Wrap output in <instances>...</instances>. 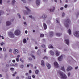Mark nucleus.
<instances>
[{
    "label": "nucleus",
    "mask_w": 79,
    "mask_h": 79,
    "mask_svg": "<svg viewBox=\"0 0 79 79\" xmlns=\"http://www.w3.org/2000/svg\"><path fill=\"white\" fill-rule=\"evenodd\" d=\"M77 68H78V67L77 66L76 67H75V69H77Z\"/></svg>",
    "instance_id": "nucleus-57"
},
{
    "label": "nucleus",
    "mask_w": 79,
    "mask_h": 79,
    "mask_svg": "<svg viewBox=\"0 0 79 79\" xmlns=\"http://www.w3.org/2000/svg\"><path fill=\"white\" fill-rule=\"evenodd\" d=\"M46 64L47 66L48 69H50L51 67V66H50V64L48 63H47Z\"/></svg>",
    "instance_id": "nucleus-6"
},
{
    "label": "nucleus",
    "mask_w": 79,
    "mask_h": 79,
    "mask_svg": "<svg viewBox=\"0 0 79 79\" xmlns=\"http://www.w3.org/2000/svg\"><path fill=\"white\" fill-rule=\"evenodd\" d=\"M65 26L66 27H69V25H68V24H65Z\"/></svg>",
    "instance_id": "nucleus-34"
},
{
    "label": "nucleus",
    "mask_w": 79,
    "mask_h": 79,
    "mask_svg": "<svg viewBox=\"0 0 79 79\" xmlns=\"http://www.w3.org/2000/svg\"><path fill=\"white\" fill-rule=\"evenodd\" d=\"M32 77L33 78H35V76H34V75H33L32 76Z\"/></svg>",
    "instance_id": "nucleus-50"
},
{
    "label": "nucleus",
    "mask_w": 79,
    "mask_h": 79,
    "mask_svg": "<svg viewBox=\"0 0 79 79\" xmlns=\"http://www.w3.org/2000/svg\"><path fill=\"white\" fill-rule=\"evenodd\" d=\"M14 64H10V66H13Z\"/></svg>",
    "instance_id": "nucleus-63"
},
{
    "label": "nucleus",
    "mask_w": 79,
    "mask_h": 79,
    "mask_svg": "<svg viewBox=\"0 0 79 79\" xmlns=\"http://www.w3.org/2000/svg\"><path fill=\"white\" fill-rule=\"evenodd\" d=\"M17 57L18 58H19L20 57V55H18L17 56Z\"/></svg>",
    "instance_id": "nucleus-47"
},
{
    "label": "nucleus",
    "mask_w": 79,
    "mask_h": 79,
    "mask_svg": "<svg viewBox=\"0 0 79 79\" xmlns=\"http://www.w3.org/2000/svg\"><path fill=\"white\" fill-rule=\"evenodd\" d=\"M25 34H27V30L25 31Z\"/></svg>",
    "instance_id": "nucleus-53"
},
{
    "label": "nucleus",
    "mask_w": 79,
    "mask_h": 79,
    "mask_svg": "<svg viewBox=\"0 0 79 79\" xmlns=\"http://www.w3.org/2000/svg\"><path fill=\"white\" fill-rule=\"evenodd\" d=\"M42 18H47V16L45 15H43L42 16Z\"/></svg>",
    "instance_id": "nucleus-24"
},
{
    "label": "nucleus",
    "mask_w": 79,
    "mask_h": 79,
    "mask_svg": "<svg viewBox=\"0 0 79 79\" xmlns=\"http://www.w3.org/2000/svg\"><path fill=\"white\" fill-rule=\"evenodd\" d=\"M65 41L66 43L67 44V45H69V40H65Z\"/></svg>",
    "instance_id": "nucleus-14"
},
{
    "label": "nucleus",
    "mask_w": 79,
    "mask_h": 79,
    "mask_svg": "<svg viewBox=\"0 0 79 79\" xmlns=\"http://www.w3.org/2000/svg\"><path fill=\"white\" fill-rule=\"evenodd\" d=\"M62 35V34H60V33H56V35L58 37H60V36H61Z\"/></svg>",
    "instance_id": "nucleus-18"
},
{
    "label": "nucleus",
    "mask_w": 79,
    "mask_h": 79,
    "mask_svg": "<svg viewBox=\"0 0 79 79\" xmlns=\"http://www.w3.org/2000/svg\"><path fill=\"white\" fill-rule=\"evenodd\" d=\"M54 64L55 67V68H58V64L57 62H55L54 63Z\"/></svg>",
    "instance_id": "nucleus-5"
},
{
    "label": "nucleus",
    "mask_w": 79,
    "mask_h": 79,
    "mask_svg": "<svg viewBox=\"0 0 79 79\" xmlns=\"http://www.w3.org/2000/svg\"><path fill=\"white\" fill-rule=\"evenodd\" d=\"M10 70H11V71H13V70H14V68H10Z\"/></svg>",
    "instance_id": "nucleus-40"
},
{
    "label": "nucleus",
    "mask_w": 79,
    "mask_h": 79,
    "mask_svg": "<svg viewBox=\"0 0 79 79\" xmlns=\"http://www.w3.org/2000/svg\"><path fill=\"white\" fill-rule=\"evenodd\" d=\"M29 17H30V18H32V16H31V15L29 16Z\"/></svg>",
    "instance_id": "nucleus-59"
},
{
    "label": "nucleus",
    "mask_w": 79,
    "mask_h": 79,
    "mask_svg": "<svg viewBox=\"0 0 79 79\" xmlns=\"http://www.w3.org/2000/svg\"><path fill=\"white\" fill-rule=\"evenodd\" d=\"M58 73L61 76V79H66L67 78V77H66V75H65L63 72L59 71L58 72Z\"/></svg>",
    "instance_id": "nucleus-1"
},
{
    "label": "nucleus",
    "mask_w": 79,
    "mask_h": 79,
    "mask_svg": "<svg viewBox=\"0 0 79 79\" xmlns=\"http://www.w3.org/2000/svg\"><path fill=\"white\" fill-rule=\"evenodd\" d=\"M20 34H21V31L19 30H17L15 32V34L16 35H20Z\"/></svg>",
    "instance_id": "nucleus-2"
},
{
    "label": "nucleus",
    "mask_w": 79,
    "mask_h": 79,
    "mask_svg": "<svg viewBox=\"0 0 79 79\" xmlns=\"http://www.w3.org/2000/svg\"><path fill=\"white\" fill-rule=\"evenodd\" d=\"M56 56H58V55H59L60 54V52H58V51H56Z\"/></svg>",
    "instance_id": "nucleus-16"
},
{
    "label": "nucleus",
    "mask_w": 79,
    "mask_h": 79,
    "mask_svg": "<svg viewBox=\"0 0 79 79\" xmlns=\"http://www.w3.org/2000/svg\"><path fill=\"white\" fill-rule=\"evenodd\" d=\"M61 69V70H62V71H65V69H64V67H62Z\"/></svg>",
    "instance_id": "nucleus-23"
},
{
    "label": "nucleus",
    "mask_w": 79,
    "mask_h": 79,
    "mask_svg": "<svg viewBox=\"0 0 79 79\" xmlns=\"http://www.w3.org/2000/svg\"><path fill=\"white\" fill-rule=\"evenodd\" d=\"M52 9H50V12H53L54 10H55V7H52Z\"/></svg>",
    "instance_id": "nucleus-10"
},
{
    "label": "nucleus",
    "mask_w": 79,
    "mask_h": 79,
    "mask_svg": "<svg viewBox=\"0 0 79 79\" xmlns=\"http://www.w3.org/2000/svg\"><path fill=\"white\" fill-rule=\"evenodd\" d=\"M11 23L9 21H7L6 22V25L7 26H10V25H11Z\"/></svg>",
    "instance_id": "nucleus-13"
},
{
    "label": "nucleus",
    "mask_w": 79,
    "mask_h": 79,
    "mask_svg": "<svg viewBox=\"0 0 79 79\" xmlns=\"http://www.w3.org/2000/svg\"><path fill=\"white\" fill-rule=\"evenodd\" d=\"M73 69V68L71 67V66H69L68 67V68L67 69V71H70L72 70V69Z\"/></svg>",
    "instance_id": "nucleus-8"
},
{
    "label": "nucleus",
    "mask_w": 79,
    "mask_h": 79,
    "mask_svg": "<svg viewBox=\"0 0 79 79\" xmlns=\"http://www.w3.org/2000/svg\"><path fill=\"white\" fill-rule=\"evenodd\" d=\"M41 65L42 66H45V64L44 63V62L43 60L41 61Z\"/></svg>",
    "instance_id": "nucleus-15"
},
{
    "label": "nucleus",
    "mask_w": 79,
    "mask_h": 79,
    "mask_svg": "<svg viewBox=\"0 0 79 79\" xmlns=\"http://www.w3.org/2000/svg\"><path fill=\"white\" fill-rule=\"evenodd\" d=\"M63 7H61L60 8V10H63Z\"/></svg>",
    "instance_id": "nucleus-58"
},
{
    "label": "nucleus",
    "mask_w": 79,
    "mask_h": 79,
    "mask_svg": "<svg viewBox=\"0 0 79 79\" xmlns=\"http://www.w3.org/2000/svg\"><path fill=\"white\" fill-rule=\"evenodd\" d=\"M29 74H31V73H32V71H31V70H29Z\"/></svg>",
    "instance_id": "nucleus-46"
},
{
    "label": "nucleus",
    "mask_w": 79,
    "mask_h": 79,
    "mask_svg": "<svg viewBox=\"0 0 79 79\" xmlns=\"http://www.w3.org/2000/svg\"><path fill=\"white\" fill-rule=\"evenodd\" d=\"M23 67H24V66H23V65H21L20 66V68H23Z\"/></svg>",
    "instance_id": "nucleus-48"
},
{
    "label": "nucleus",
    "mask_w": 79,
    "mask_h": 79,
    "mask_svg": "<svg viewBox=\"0 0 79 79\" xmlns=\"http://www.w3.org/2000/svg\"><path fill=\"white\" fill-rule=\"evenodd\" d=\"M0 37H2V39H4V37H3V36H1V35H0Z\"/></svg>",
    "instance_id": "nucleus-45"
},
{
    "label": "nucleus",
    "mask_w": 79,
    "mask_h": 79,
    "mask_svg": "<svg viewBox=\"0 0 79 79\" xmlns=\"http://www.w3.org/2000/svg\"><path fill=\"white\" fill-rule=\"evenodd\" d=\"M32 57L34 58V59H35V56L34 55H32Z\"/></svg>",
    "instance_id": "nucleus-39"
},
{
    "label": "nucleus",
    "mask_w": 79,
    "mask_h": 79,
    "mask_svg": "<svg viewBox=\"0 0 79 79\" xmlns=\"http://www.w3.org/2000/svg\"><path fill=\"white\" fill-rule=\"evenodd\" d=\"M23 1V3H26V1L25 0H21Z\"/></svg>",
    "instance_id": "nucleus-49"
},
{
    "label": "nucleus",
    "mask_w": 79,
    "mask_h": 79,
    "mask_svg": "<svg viewBox=\"0 0 79 79\" xmlns=\"http://www.w3.org/2000/svg\"><path fill=\"white\" fill-rule=\"evenodd\" d=\"M25 8H26L28 12H30L31 11V10L27 8V7H25Z\"/></svg>",
    "instance_id": "nucleus-20"
},
{
    "label": "nucleus",
    "mask_w": 79,
    "mask_h": 79,
    "mask_svg": "<svg viewBox=\"0 0 79 79\" xmlns=\"http://www.w3.org/2000/svg\"><path fill=\"white\" fill-rule=\"evenodd\" d=\"M3 51H4V52H5V51H6V49H5V48L4 47L3 48Z\"/></svg>",
    "instance_id": "nucleus-43"
},
{
    "label": "nucleus",
    "mask_w": 79,
    "mask_h": 79,
    "mask_svg": "<svg viewBox=\"0 0 79 79\" xmlns=\"http://www.w3.org/2000/svg\"><path fill=\"white\" fill-rule=\"evenodd\" d=\"M70 73H69L68 74V76L69 77L70 76Z\"/></svg>",
    "instance_id": "nucleus-51"
},
{
    "label": "nucleus",
    "mask_w": 79,
    "mask_h": 79,
    "mask_svg": "<svg viewBox=\"0 0 79 79\" xmlns=\"http://www.w3.org/2000/svg\"><path fill=\"white\" fill-rule=\"evenodd\" d=\"M12 51V50H11V49H10L9 50V52H11Z\"/></svg>",
    "instance_id": "nucleus-56"
},
{
    "label": "nucleus",
    "mask_w": 79,
    "mask_h": 79,
    "mask_svg": "<svg viewBox=\"0 0 79 79\" xmlns=\"http://www.w3.org/2000/svg\"><path fill=\"white\" fill-rule=\"evenodd\" d=\"M48 47H49V48H53V47L52 46V45L49 46Z\"/></svg>",
    "instance_id": "nucleus-25"
},
{
    "label": "nucleus",
    "mask_w": 79,
    "mask_h": 79,
    "mask_svg": "<svg viewBox=\"0 0 79 79\" xmlns=\"http://www.w3.org/2000/svg\"><path fill=\"white\" fill-rule=\"evenodd\" d=\"M36 5H40V0H36Z\"/></svg>",
    "instance_id": "nucleus-7"
},
{
    "label": "nucleus",
    "mask_w": 79,
    "mask_h": 79,
    "mask_svg": "<svg viewBox=\"0 0 79 79\" xmlns=\"http://www.w3.org/2000/svg\"><path fill=\"white\" fill-rule=\"evenodd\" d=\"M15 60H12V62L13 63H15Z\"/></svg>",
    "instance_id": "nucleus-52"
},
{
    "label": "nucleus",
    "mask_w": 79,
    "mask_h": 79,
    "mask_svg": "<svg viewBox=\"0 0 79 79\" xmlns=\"http://www.w3.org/2000/svg\"><path fill=\"white\" fill-rule=\"evenodd\" d=\"M25 75L26 76H28V75H29V73H26V74H25Z\"/></svg>",
    "instance_id": "nucleus-55"
},
{
    "label": "nucleus",
    "mask_w": 79,
    "mask_h": 79,
    "mask_svg": "<svg viewBox=\"0 0 79 79\" xmlns=\"http://www.w3.org/2000/svg\"><path fill=\"white\" fill-rule=\"evenodd\" d=\"M67 7H68V5H67L66 4L64 6V8H67Z\"/></svg>",
    "instance_id": "nucleus-44"
},
{
    "label": "nucleus",
    "mask_w": 79,
    "mask_h": 79,
    "mask_svg": "<svg viewBox=\"0 0 79 79\" xmlns=\"http://www.w3.org/2000/svg\"><path fill=\"white\" fill-rule=\"evenodd\" d=\"M16 61H17V62H18V61H19V58H17L16 59Z\"/></svg>",
    "instance_id": "nucleus-41"
},
{
    "label": "nucleus",
    "mask_w": 79,
    "mask_h": 79,
    "mask_svg": "<svg viewBox=\"0 0 79 79\" xmlns=\"http://www.w3.org/2000/svg\"><path fill=\"white\" fill-rule=\"evenodd\" d=\"M0 4L2 5V0H0Z\"/></svg>",
    "instance_id": "nucleus-37"
},
{
    "label": "nucleus",
    "mask_w": 79,
    "mask_h": 79,
    "mask_svg": "<svg viewBox=\"0 0 79 79\" xmlns=\"http://www.w3.org/2000/svg\"><path fill=\"white\" fill-rule=\"evenodd\" d=\"M50 53L51 54V55H54V52L52 50H51L50 51Z\"/></svg>",
    "instance_id": "nucleus-12"
},
{
    "label": "nucleus",
    "mask_w": 79,
    "mask_h": 79,
    "mask_svg": "<svg viewBox=\"0 0 79 79\" xmlns=\"http://www.w3.org/2000/svg\"><path fill=\"white\" fill-rule=\"evenodd\" d=\"M43 26L44 29H46L47 28V25H46V24H45V23H43Z\"/></svg>",
    "instance_id": "nucleus-11"
},
{
    "label": "nucleus",
    "mask_w": 79,
    "mask_h": 79,
    "mask_svg": "<svg viewBox=\"0 0 79 79\" xmlns=\"http://www.w3.org/2000/svg\"><path fill=\"white\" fill-rule=\"evenodd\" d=\"M66 21L68 24H70L71 23V21H70V20L69 19H67Z\"/></svg>",
    "instance_id": "nucleus-17"
},
{
    "label": "nucleus",
    "mask_w": 79,
    "mask_h": 79,
    "mask_svg": "<svg viewBox=\"0 0 79 79\" xmlns=\"http://www.w3.org/2000/svg\"><path fill=\"white\" fill-rule=\"evenodd\" d=\"M40 37H44V34H40Z\"/></svg>",
    "instance_id": "nucleus-27"
},
{
    "label": "nucleus",
    "mask_w": 79,
    "mask_h": 79,
    "mask_svg": "<svg viewBox=\"0 0 79 79\" xmlns=\"http://www.w3.org/2000/svg\"><path fill=\"white\" fill-rule=\"evenodd\" d=\"M29 60L30 61H31V60H32V58H29Z\"/></svg>",
    "instance_id": "nucleus-54"
},
{
    "label": "nucleus",
    "mask_w": 79,
    "mask_h": 79,
    "mask_svg": "<svg viewBox=\"0 0 79 79\" xmlns=\"http://www.w3.org/2000/svg\"><path fill=\"white\" fill-rule=\"evenodd\" d=\"M68 33L69 34V35H70L71 34V31L70 30V29H69L68 30Z\"/></svg>",
    "instance_id": "nucleus-19"
},
{
    "label": "nucleus",
    "mask_w": 79,
    "mask_h": 79,
    "mask_svg": "<svg viewBox=\"0 0 79 79\" xmlns=\"http://www.w3.org/2000/svg\"><path fill=\"white\" fill-rule=\"evenodd\" d=\"M40 51L38 50L37 52V54L38 55H39V54H40Z\"/></svg>",
    "instance_id": "nucleus-29"
},
{
    "label": "nucleus",
    "mask_w": 79,
    "mask_h": 79,
    "mask_svg": "<svg viewBox=\"0 0 79 79\" xmlns=\"http://www.w3.org/2000/svg\"><path fill=\"white\" fill-rule=\"evenodd\" d=\"M29 64L30 66H33V65L31 64Z\"/></svg>",
    "instance_id": "nucleus-60"
},
{
    "label": "nucleus",
    "mask_w": 79,
    "mask_h": 79,
    "mask_svg": "<svg viewBox=\"0 0 79 79\" xmlns=\"http://www.w3.org/2000/svg\"><path fill=\"white\" fill-rule=\"evenodd\" d=\"M43 59L44 60L45 59H48V57L46 56H45V57H44L43 58Z\"/></svg>",
    "instance_id": "nucleus-30"
},
{
    "label": "nucleus",
    "mask_w": 79,
    "mask_h": 79,
    "mask_svg": "<svg viewBox=\"0 0 79 79\" xmlns=\"http://www.w3.org/2000/svg\"><path fill=\"white\" fill-rule=\"evenodd\" d=\"M37 48H38V47H37L36 46L35 47V49H36V50H37Z\"/></svg>",
    "instance_id": "nucleus-62"
},
{
    "label": "nucleus",
    "mask_w": 79,
    "mask_h": 79,
    "mask_svg": "<svg viewBox=\"0 0 79 79\" xmlns=\"http://www.w3.org/2000/svg\"><path fill=\"white\" fill-rule=\"evenodd\" d=\"M28 79H31V77L30 76H28Z\"/></svg>",
    "instance_id": "nucleus-38"
},
{
    "label": "nucleus",
    "mask_w": 79,
    "mask_h": 79,
    "mask_svg": "<svg viewBox=\"0 0 79 79\" xmlns=\"http://www.w3.org/2000/svg\"><path fill=\"white\" fill-rule=\"evenodd\" d=\"M16 79H19V77H18V76H17L16 77Z\"/></svg>",
    "instance_id": "nucleus-61"
},
{
    "label": "nucleus",
    "mask_w": 79,
    "mask_h": 79,
    "mask_svg": "<svg viewBox=\"0 0 79 79\" xmlns=\"http://www.w3.org/2000/svg\"><path fill=\"white\" fill-rule=\"evenodd\" d=\"M4 44H5V43H1V45L2 46L3 45H4Z\"/></svg>",
    "instance_id": "nucleus-36"
},
{
    "label": "nucleus",
    "mask_w": 79,
    "mask_h": 79,
    "mask_svg": "<svg viewBox=\"0 0 79 79\" xmlns=\"http://www.w3.org/2000/svg\"><path fill=\"white\" fill-rule=\"evenodd\" d=\"M62 16L63 17L64 16H65V14H64V13H63Z\"/></svg>",
    "instance_id": "nucleus-42"
},
{
    "label": "nucleus",
    "mask_w": 79,
    "mask_h": 79,
    "mask_svg": "<svg viewBox=\"0 0 79 79\" xmlns=\"http://www.w3.org/2000/svg\"><path fill=\"white\" fill-rule=\"evenodd\" d=\"M26 42H27L26 39H24V40H23V43H26Z\"/></svg>",
    "instance_id": "nucleus-28"
},
{
    "label": "nucleus",
    "mask_w": 79,
    "mask_h": 79,
    "mask_svg": "<svg viewBox=\"0 0 79 79\" xmlns=\"http://www.w3.org/2000/svg\"><path fill=\"white\" fill-rule=\"evenodd\" d=\"M17 15L18 16L19 18H21V15L19 14H17Z\"/></svg>",
    "instance_id": "nucleus-35"
},
{
    "label": "nucleus",
    "mask_w": 79,
    "mask_h": 79,
    "mask_svg": "<svg viewBox=\"0 0 79 79\" xmlns=\"http://www.w3.org/2000/svg\"><path fill=\"white\" fill-rule=\"evenodd\" d=\"M50 34L51 35H53V32L52 31H51V32H50Z\"/></svg>",
    "instance_id": "nucleus-26"
},
{
    "label": "nucleus",
    "mask_w": 79,
    "mask_h": 79,
    "mask_svg": "<svg viewBox=\"0 0 79 79\" xmlns=\"http://www.w3.org/2000/svg\"><path fill=\"white\" fill-rule=\"evenodd\" d=\"M6 66L7 67H8V66H9V65H8V64H7L6 65Z\"/></svg>",
    "instance_id": "nucleus-64"
},
{
    "label": "nucleus",
    "mask_w": 79,
    "mask_h": 79,
    "mask_svg": "<svg viewBox=\"0 0 79 79\" xmlns=\"http://www.w3.org/2000/svg\"><path fill=\"white\" fill-rule=\"evenodd\" d=\"M20 61H21L22 63H24V60H22V59L21 58H20Z\"/></svg>",
    "instance_id": "nucleus-33"
},
{
    "label": "nucleus",
    "mask_w": 79,
    "mask_h": 79,
    "mask_svg": "<svg viewBox=\"0 0 79 79\" xmlns=\"http://www.w3.org/2000/svg\"><path fill=\"white\" fill-rule=\"evenodd\" d=\"M62 58H63V55H61L58 58V60L59 61H61L62 60Z\"/></svg>",
    "instance_id": "nucleus-9"
},
{
    "label": "nucleus",
    "mask_w": 79,
    "mask_h": 79,
    "mask_svg": "<svg viewBox=\"0 0 79 79\" xmlns=\"http://www.w3.org/2000/svg\"><path fill=\"white\" fill-rule=\"evenodd\" d=\"M14 52H17V53H19V51H18V50L17 49H14Z\"/></svg>",
    "instance_id": "nucleus-21"
},
{
    "label": "nucleus",
    "mask_w": 79,
    "mask_h": 79,
    "mask_svg": "<svg viewBox=\"0 0 79 79\" xmlns=\"http://www.w3.org/2000/svg\"><path fill=\"white\" fill-rule=\"evenodd\" d=\"M9 35L11 37V38H13L15 37V35H14V34L11 32H10L9 33Z\"/></svg>",
    "instance_id": "nucleus-4"
},
{
    "label": "nucleus",
    "mask_w": 79,
    "mask_h": 79,
    "mask_svg": "<svg viewBox=\"0 0 79 79\" xmlns=\"http://www.w3.org/2000/svg\"><path fill=\"white\" fill-rule=\"evenodd\" d=\"M35 74H39V70H36L35 71Z\"/></svg>",
    "instance_id": "nucleus-22"
},
{
    "label": "nucleus",
    "mask_w": 79,
    "mask_h": 79,
    "mask_svg": "<svg viewBox=\"0 0 79 79\" xmlns=\"http://www.w3.org/2000/svg\"><path fill=\"white\" fill-rule=\"evenodd\" d=\"M15 2H16V1L15 0H12V3H13V5L15 3Z\"/></svg>",
    "instance_id": "nucleus-32"
},
{
    "label": "nucleus",
    "mask_w": 79,
    "mask_h": 79,
    "mask_svg": "<svg viewBox=\"0 0 79 79\" xmlns=\"http://www.w3.org/2000/svg\"><path fill=\"white\" fill-rule=\"evenodd\" d=\"M41 46L42 47H43V48H45V45L44 44H42Z\"/></svg>",
    "instance_id": "nucleus-31"
},
{
    "label": "nucleus",
    "mask_w": 79,
    "mask_h": 79,
    "mask_svg": "<svg viewBox=\"0 0 79 79\" xmlns=\"http://www.w3.org/2000/svg\"><path fill=\"white\" fill-rule=\"evenodd\" d=\"M74 34L75 36L77 37H79V32L78 31H76V32L74 33Z\"/></svg>",
    "instance_id": "nucleus-3"
}]
</instances>
